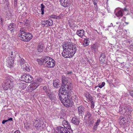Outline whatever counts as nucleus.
Listing matches in <instances>:
<instances>
[{
    "mask_svg": "<svg viewBox=\"0 0 133 133\" xmlns=\"http://www.w3.org/2000/svg\"><path fill=\"white\" fill-rule=\"evenodd\" d=\"M130 49L131 51H133V45L132 44L130 45Z\"/></svg>",
    "mask_w": 133,
    "mask_h": 133,
    "instance_id": "obj_44",
    "label": "nucleus"
},
{
    "mask_svg": "<svg viewBox=\"0 0 133 133\" xmlns=\"http://www.w3.org/2000/svg\"><path fill=\"white\" fill-rule=\"evenodd\" d=\"M45 66L49 68H53L55 65L56 62L55 60L52 58L47 57V59Z\"/></svg>",
    "mask_w": 133,
    "mask_h": 133,
    "instance_id": "obj_4",
    "label": "nucleus"
},
{
    "mask_svg": "<svg viewBox=\"0 0 133 133\" xmlns=\"http://www.w3.org/2000/svg\"><path fill=\"white\" fill-rule=\"evenodd\" d=\"M100 122V119H98L97 120V122H96L95 124L96 125H98V123H99Z\"/></svg>",
    "mask_w": 133,
    "mask_h": 133,
    "instance_id": "obj_45",
    "label": "nucleus"
},
{
    "mask_svg": "<svg viewBox=\"0 0 133 133\" xmlns=\"http://www.w3.org/2000/svg\"><path fill=\"white\" fill-rule=\"evenodd\" d=\"M62 85L68 84V83L67 78L64 76H62Z\"/></svg>",
    "mask_w": 133,
    "mask_h": 133,
    "instance_id": "obj_20",
    "label": "nucleus"
},
{
    "mask_svg": "<svg viewBox=\"0 0 133 133\" xmlns=\"http://www.w3.org/2000/svg\"><path fill=\"white\" fill-rule=\"evenodd\" d=\"M131 96H133V94H131Z\"/></svg>",
    "mask_w": 133,
    "mask_h": 133,
    "instance_id": "obj_60",
    "label": "nucleus"
},
{
    "mask_svg": "<svg viewBox=\"0 0 133 133\" xmlns=\"http://www.w3.org/2000/svg\"><path fill=\"white\" fill-rule=\"evenodd\" d=\"M58 95L60 100L61 102L62 103L64 98L66 97V95L65 93L62 92H59Z\"/></svg>",
    "mask_w": 133,
    "mask_h": 133,
    "instance_id": "obj_17",
    "label": "nucleus"
},
{
    "mask_svg": "<svg viewBox=\"0 0 133 133\" xmlns=\"http://www.w3.org/2000/svg\"><path fill=\"white\" fill-rule=\"evenodd\" d=\"M27 32H26L25 30L21 28L19 31V34H18V36L20 38V39L22 41V37L24 36H25ZM23 39V38H22Z\"/></svg>",
    "mask_w": 133,
    "mask_h": 133,
    "instance_id": "obj_12",
    "label": "nucleus"
},
{
    "mask_svg": "<svg viewBox=\"0 0 133 133\" xmlns=\"http://www.w3.org/2000/svg\"><path fill=\"white\" fill-rule=\"evenodd\" d=\"M43 22H46L48 25L50 26H52L53 24V22L52 20L50 19H49L47 20H45Z\"/></svg>",
    "mask_w": 133,
    "mask_h": 133,
    "instance_id": "obj_23",
    "label": "nucleus"
},
{
    "mask_svg": "<svg viewBox=\"0 0 133 133\" xmlns=\"http://www.w3.org/2000/svg\"><path fill=\"white\" fill-rule=\"evenodd\" d=\"M87 98L89 99L90 101H93V98L90 94H89L88 96L86 97Z\"/></svg>",
    "mask_w": 133,
    "mask_h": 133,
    "instance_id": "obj_34",
    "label": "nucleus"
},
{
    "mask_svg": "<svg viewBox=\"0 0 133 133\" xmlns=\"http://www.w3.org/2000/svg\"><path fill=\"white\" fill-rule=\"evenodd\" d=\"M97 87V86H96L95 87V88H96Z\"/></svg>",
    "mask_w": 133,
    "mask_h": 133,
    "instance_id": "obj_64",
    "label": "nucleus"
},
{
    "mask_svg": "<svg viewBox=\"0 0 133 133\" xmlns=\"http://www.w3.org/2000/svg\"><path fill=\"white\" fill-rule=\"evenodd\" d=\"M3 22L2 19V18H0V24H2Z\"/></svg>",
    "mask_w": 133,
    "mask_h": 133,
    "instance_id": "obj_51",
    "label": "nucleus"
},
{
    "mask_svg": "<svg viewBox=\"0 0 133 133\" xmlns=\"http://www.w3.org/2000/svg\"><path fill=\"white\" fill-rule=\"evenodd\" d=\"M11 55H13V52H11Z\"/></svg>",
    "mask_w": 133,
    "mask_h": 133,
    "instance_id": "obj_58",
    "label": "nucleus"
},
{
    "mask_svg": "<svg viewBox=\"0 0 133 133\" xmlns=\"http://www.w3.org/2000/svg\"><path fill=\"white\" fill-rule=\"evenodd\" d=\"M84 31L82 29L77 30L76 32V34L79 37H82L84 35Z\"/></svg>",
    "mask_w": 133,
    "mask_h": 133,
    "instance_id": "obj_18",
    "label": "nucleus"
},
{
    "mask_svg": "<svg viewBox=\"0 0 133 133\" xmlns=\"http://www.w3.org/2000/svg\"><path fill=\"white\" fill-rule=\"evenodd\" d=\"M121 10H122V12H123V11H127V9L125 8L124 9H121Z\"/></svg>",
    "mask_w": 133,
    "mask_h": 133,
    "instance_id": "obj_50",
    "label": "nucleus"
},
{
    "mask_svg": "<svg viewBox=\"0 0 133 133\" xmlns=\"http://www.w3.org/2000/svg\"><path fill=\"white\" fill-rule=\"evenodd\" d=\"M43 89L47 95L50 94V90L48 85H46L44 86L43 87Z\"/></svg>",
    "mask_w": 133,
    "mask_h": 133,
    "instance_id": "obj_19",
    "label": "nucleus"
},
{
    "mask_svg": "<svg viewBox=\"0 0 133 133\" xmlns=\"http://www.w3.org/2000/svg\"><path fill=\"white\" fill-rule=\"evenodd\" d=\"M13 86V81L10 79H7L5 81L3 87L4 90H6L11 89Z\"/></svg>",
    "mask_w": 133,
    "mask_h": 133,
    "instance_id": "obj_3",
    "label": "nucleus"
},
{
    "mask_svg": "<svg viewBox=\"0 0 133 133\" xmlns=\"http://www.w3.org/2000/svg\"><path fill=\"white\" fill-rule=\"evenodd\" d=\"M123 18H125V16H124V17H123Z\"/></svg>",
    "mask_w": 133,
    "mask_h": 133,
    "instance_id": "obj_63",
    "label": "nucleus"
},
{
    "mask_svg": "<svg viewBox=\"0 0 133 133\" xmlns=\"http://www.w3.org/2000/svg\"><path fill=\"white\" fill-rule=\"evenodd\" d=\"M93 2H94V4L95 5H96L97 4V1L96 0H93Z\"/></svg>",
    "mask_w": 133,
    "mask_h": 133,
    "instance_id": "obj_48",
    "label": "nucleus"
},
{
    "mask_svg": "<svg viewBox=\"0 0 133 133\" xmlns=\"http://www.w3.org/2000/svg\"><path fill=\"white\" fill-rule=\"evenodd\" d=\"M23 68L28 71H30V68L29 65L28 64H25L23 66Z\"/></svg>",
    "mask_w": 133,
    "mask_h": 133,
    "instance_id": "obj_29",
    "label": "nucleus"
},
{
    "mask_svg": "<svg viewBox=\"0 0 133 133\" xmlns=\"http://www.w3.org/2000/svg\"><path fill=\"white\" fill-rule=\"evenodd\" d=\"M8 29H11V31L12 30L14 29H12V27H11V26H10V24L8 27Z\"/></svg>",
    "mask_w": 133,
    "mask_h": 133,
    "instance_id": "obj_46",
    "label": "nucleus"
},
{
    "mask_svg": "<svg viewBox=\"0 0 133 133\" xmlns=\"http://www.w3.org/2000/svg\"><path fill=\"white\" fill-rule=\"evenodd\" d=\"M47 57H43L40 59H37V61L39 65H45Z\"/></svg>",
    "mask_w": 133,
    "mask_h": 133,
    "instance_id": "obj_13",
    "label": "nucleus"
},
{
    "mask_svg": "<svg viewBox=\"0 0 133 133\" xmlns=\"http://www.w3.org/2000/svg\"><path fill=\"white\" fill-rule=\"evenodd\" d=\"M17 0H14V1H15V2H17Z\"/></svg>",
    "mask_w": 133,
    "mask_h": 133,
    "instance_id": "obj_61",
    "label": "nucleus"
},
{
    "mask_svg": "<svg viewBox=\"0 0 133 133\" xmlns=\"http://www.w3.org/2000/svg\"><path fill=\"white\" fill-rule=\"evenodd\" d=\"M8 65L9 67H11L13 66V64L14 63V60L12 59H9L8 61Z\"/></svg>",
    "mask_w": 133,
    "mask_h": 133,
    "instance_id": "obj_28",
    "label": "nucleus"
},
{
    "mask_svg": "<svg viewBox=\"0 0 133 133\" xmlns=\"http://www.w3.org/2000/svg\"><path fill=\"white\" fill-rule=\"evenodd\" d=\"M76 45L67 42H64L62 45L63 49L62 53V56L65 58L72 57L77 51Z\"/></svg>",
    "mask_w": 133,
    "mask_h": 133,
    "instance_id": "obj_1",
    "label": "nucleus"
},
{
    "mask_svg": "<svg viewBox=\"0 0 133 133\" xmlns=\"http://www.w3.org/2000/svg\"><path fill=\"white\" fill-rule=\"evenodd\" d=\"M66 97H68L69 98L72 99V97L74 95L73 91L71 89L67 91L65 94Z\"/></svg>",
    "mask_w": 133,
    "mask_h": 133,
    "instance_id": "obj_14",
    "label": "nucleus"
},
{
    "mask_svg": "<svg viewBox=\"0 0 133 133\" xmlns=\"http://www.w3.org/2000/svg\"><path fill=\"white\" fill-rule=\"evenodd\" d=\"M44 45L42 44H39L38 46L37 50L39 52H42L44 49Z\"/></svg>",
    "mask_w": 133,
    "mask_h": 133,
    "instance_id": "obj_21",
    "label": "nucleus"
},
{
    "mask_svg": "<svg viewBox=\"0 0 133 133\" xmlns=\"http://www.w3.org/2000/svg\"><path fill=\"white\" fill-rule=\"evenodd\" d=\"M42 79L40 78H37L36 80V82H41L42 81Z\"/></svg>",
    "mask_w": 133,
    "mask_h": 133,
    "instance_id": "obj_39",
    "label": "nucleus"
},
{
    "mask_svg": "<svg viewBox=\"0 0 133 133\" xmlns=\"http://www.w3.org/2000/svg\"><path fill=\"white\" fill-rule=\"evenodd\" d=\"M73 99L75 102H78L77 97L76 95H74V96H73V97H72V100Z\"/></svg>",
    "mask_w": 133,
    "mask_h": 133,
    "instance_id": "obj_33",
    "label": "nucleus"
},
{
    "mask_svg": "<svg viewBox=\"0 0 133 133\" xmlns=\"http://www.w3.org/2000/svg\"><path fill=\"white\" fill-rule=\"evenodd\" d=\"M78 114L79 115L82 116V113L84 110L83 107V106H79L78 107Z\"/></svg>",
    "mask_w": 133,
    "mask_h": 133,
    "instance_id": "obj_24",
    "label": "nucleus"
},
{
    "mask_svg": "<svg viewBox=\"0 0 133 133\" xmlns=\"http://www.w3.org/2000/svg\"><path fill=\"white\" fill-rule=\"evenodd\" d=\"M32 36L31 34L29 32H27L25 36H23L22 37V41L26 42H28L32 38Z\"/></svg>",
    "mask_w": 133,
    "mask_h": 133,
    "instance_id": "obj_10",
    "label": "nucleus"
},
{
    "mask_svg": "<svg viewBox=\"0 0 133 133\" xmlns=\"http://www.w3.org/2000/svg\"><path fill=\"white\" fill-rule=\"evenodd\" d=\"M91 48L92 50L95 51H96L97 50V48L96 45L94 44L91 46Z\"/></svg>",
    "mask_w": 133,
    "mask_h": 133,
    "instance_id": "obj_30",
    "label": "nucleus"
},
{
    "mask_svg": "<svg viewBox=\"0 0 133 133\" xmlns=\"http://www.w3.org/2000/svg\"><path fill=\"white\" fill-rule=\"evenodd\" d=\"M34 125L35 127L40 128L43 129L46 127V125L42 121V119L40 118H37L34 122Z\"/></svg>",
    "mask_w": 133,
    "mask_h": 133,
    "instance_id": "obj_2",
    "label": "nucleus"
},
{
    "mask_svg": "<svg viewBox=\"0 0 133 133\" xmlns=\"http://www.w3.org/2000/svg\"><path fill=\"white\" fill-rule=\"evenodd\" d=\"M90 102H91V108L92 109H93L95 106L94 102L93 100Z\"/></svg>",
    "mask_w": 133,
    "mask_h": 133,
    "instance_id": "obj_37",
    "label": "nucleus"
},
{
    "mask_svg": "<svg viewBox=\"0 0 133 133\" xmlns=\"http://www.w3.org/2000/svg\"><path fill=\"white\" fill-rule=\"evenodd\" d=\"M62 17V15L61 14L58 16L56 15H52L50 16V18H55L57 19H60Z\"/></svg>",
    "mask_w": 133,
    "mask_h": 133,
    "instance_id": "obj_22",
    "label": "nucleus"
},
{
    "mask_svg": "<svg viewBox=\"0 0 133 133\" xmlns=\"http://www.w3.org/2000/svg\"><path fill=\"white\" fill-rule=\"evenodd\" d=\"M11 26L12 29L15 28V24L14 23H12L10 24V26Z\"/></svg>",
    "mask_w": 133,
    "mask_h": 133,
    "instance_id": "obj_41",
    "label": "nucleus"
},
{
    "mask_svg": "<svg viewBox=\"0 0 133 133\" xmlns=\"http://www.w3.org/2000/svg\"><path fill=\"white\" fill-rule=\"evenodd\" d=\"M59 81L58 80H55L54 81L53 83V85L55 87L58 88L59 87L60 84L59 83Z\"/></svg>",
    "mask_w": 133,
    "mask_h": 133,
    "instance_id": "obj_26",
    "label": "nucleus"
},
{
    "mask_svg": "<svg viewBox=\"0 0 133 133\" xmlns=\"http://www.w3.org/2000/svg\"><path fill=\"white\" fill-rule=\"evenodd\" d=\"M62 130H61V131L59 133H68V131L66 130L64 128H62Z\"/></svg>",
    "mask_w": 133,
    "mask_h": 133,
    "instance_id": "obj_36",
    "label": "nucleus"
},
{
    "mask_svg": "<svg viewBox=\"0 0 133 133\" xmlns=\"http://www.w3.org/2000/svg\"><path fill=\"white\" fill-rule=\"evenodd\" d=\"M125 23L126 24H128V23L127 22H125Z\"/></svg>",
    "mask_w": 133,
    "mask_h": 133,
    "instance_id": "obj_62",
    "label": "nucleus"
},
{
    "mask_svg": "<svg viewBox=\"0 0 133 133\" xmlns=\"http://www.w3.org/2000/svg\"><path fill=\"white\" fill-rule=\"evenodd\" d=\"M116 15L117 17H122L123 15V12L122 11V10H120L118 11L116 14Z\"/></svg>",
    "mask_w": 133,
    "mask_h": 133,
    "instance_id": "obj_27",
    "label": "nucleus"
},
{
    "mask_svg": "<svg viewBox=\"0 0 133 133\" xmlns=\"http://www.w3.org/2000/svg\"><path fill=\"white\" fill-rule=\"evenodd\" d=\"M45 6L43 3L41 4V10L42 12L41 14L43 15L44 13V10Z\"/></svg>",
    "mask_w": 133,
    "mask_h": 133,
    "instance_id": "obj_31",
    "label": "nucleus"
},
{
    "mask_svg": "<svg viewBox=\"0 0 133 133\" xmlns=\"http://www.w3.org/2000/svg\"><path fill=\"white\" fill-rule=\"evenodd\" d=\"M97 125H96V124H95V125L94 126L93 128V129H94V131H95V130H96V129L97 128Z\"/></svg>",
    "mask_w": 133,
    "mask_h": 133,
    "instance_id": "obj_47",
    "label": "nucleus"
},
{
    "mask_svg": "<svg viewBox=\"0 0 133 133\" xmlns=\"http://www.w3.org/2000/svg\"><path fill=\"white\" fill-rule=\"evenodd\" d=\"M89 45L88 43V41H84V42L83 44V45L84 46H88Z\"/></svg>",
    "mask_w": 133,
    "mask_h": 133,
    "instance_id": "obj_40",
    "label": "nucleus"
},
{
    "mask_svg": "<svg viewBox=\"0 0 133 133\" xmlns=\"http://www.w3.org/2000/svg\"><path fill=\"white\" fill-rule=\"evenodd\" d=\"M44 23L43 24H42L44 25V26L45 25L47 24L46 22H44Z\"/></svg>",
    "mask_w": 133,
    "mask_h": 133,
    "instance_id": "obj_57",
    "label": "nucleus"
},
{
    "mask_svg": "<svg viewBox=\"0 0 133 133\" xmlns=\"http://www.w3.org/2000/svg\"><path fill=\"white\" fill-rule=\"evenodd\" d=\"M72 84L71 83H68V84L62 85L59 91V92H62L64 93H66L69 90L71 89Z\"/></svg>",
    "mask_w": 133,
    "mask_h": 133,
    "instance_id": "obj_6",
    "label": "nucleus"
},
{
    "mask_svg": "<svg viewBox=\"0 0 133 133\" xmlns=\"http://www.w3.org/2000/svg\"><path fill=\"white\" fill-rule=\"evenodd\" d=\"M105 83L104 82H102V83L99 84L98 86L99 87L101 88L102 87L104 86L105 84Z\"/></svg>",
    "mask_w": 133,
    "mask_h": 133,
    "instance_id": "obj_35",
    "label": "nucleus"
},
{
    "mask_svg": "<svg viewBox=\"0 0 133 133\" xmlns=\"http://www.w3.org/2000/svg\"><path fill=\"white\" fill-rule=\"evenodd\" d=\"M24 60L23 58H21L20 60H19L18 63V64H19L20 65H22V64H23L24 63Z\"/></svg>",
    "mask_w": 133,
    "mask_h": 133,
    "instance_id": "obj_32",
    "label": "nucleus"
},
{
    "mask_svg": "<svg viewBox=\"0 0 133 133\" xmlns=\"http://www.w3.org/2000/svg\"><path fill=\"white\" fill-rule=\"evenodd\" d=\"M48 96L49 97V98L52 101H54L55 100L56 98L55 96V95L54 94H47Z\"/></svg>",
    "mask_w": 133,
    "mask_h": 133,
    "instance_id": "obj_25",
    "label": "nucleus"
},
{
    "mask_svg": "<svg viewBox=\"0 0 133 133\" xmlns=\"http://www.w3.org/2000/svg\"><path fill=\"white\" fill-rule=\"evenodd\" d=\"M14 4L15 6L17 5V2H15V1H14Z\"/></svg>",
    "mask_w": 133,
    "mask_h": 133,
    "instance_id": "obj_56",
    "label": "nucleus"
},
{
    "mask_svg": "<svg viewBox=\"0 0 133 133\" xmlns=\"http://www.w3.org/2000/svg\"><path fill=\"white\" fill-rule=\"evenodd\" d=\"M80 122L79 119L76 117H73L71 120V122L74 125L77 126L79 125Z\"/></svg>",
    "mask_w": 133,
    "mask_h": 133,
    "instance_id": "obj_15",
    "label": "nucleus"
},
{
    "mask_svg": "<svg viewBox=\"0 0 133 133\" xmlns=\"http://www.w3.org/2000/svg\"><path fill=\"white\" fill-rule=\"evenodd\" d=\"M69 25L70 26H71L72 27H75L76 25L74 23L72 24V23H70Z\"/></svg>",
    "mask_w": 133,
    "mask_h": 133,
    "instance_id": "obj_43",
    "label": "nucleus"
},
{
    "mask_svg": "<svg viewBox=\"0 0 133 133\" xmlns=\"http://www.w3.org/2000/svg\"><path fill=\"white\" fill-rule=\"evenodd\" d=\"M39 84L36 83L35 82L32 83L29 85L28 88V90L31 91L34 90L36 89L37 87L39 86Z\"/></svg>",
    "mask_w": 133,
    "mask_h": 133,
    "instance_id": "obj_11",
    "label": "nucleus"
},
{
    "mask_svg": "<svg viewBox=\"0 0 133 133\" xmlns=\"http://www.w3.org/2000/svg\"><path fill=\"white\" fill-rule=\"evenodd\" d=\"M97 8L96 7L95 8V10L96 11H97Z\"/></svg>",
    "mask_w": 133,
    "mask_h": 133,
    "instance_id": "obj_59",
    "label": "nucleus"
},
{
    "mask_svg": "<svg viewBox=\"0 0 133 133\" xmlns=\"http://www.w3.org/2000/svg\"><path fill=\"white\" fill-rule=\"evenodd\" d=\"M106 57L104 53H102L99 58V60L101 64H103L105 62Z\"/></svg>",
    "mask_w": 133,
    "mask_h": 133,
    "instance_id": "obj_16",
    "label": "nucleus"
},
{
    "mask_svg": "<svg viewBox=\"0 0 133 133\" xmlns=\"http://www.w3.org/2000/svg\"><path fill=\"white\" fill-rule=\"evenodd\" d=\"M12 118L11 117V118H10L8 120H7V121H12Z\"/></svg>",
    "mask_w": 133,
    "mask_h": 133,
    "instance_id": "obj_52",
    "label": "nucleus"
},
{
    "mask_svg": "<svg viewBox=\"0 0 133 133\" xmlns=\"http://www.w3.org/2000/svg\"><path fill=\"white\" fill-rule=\"evenodd\" d=\"M14 133H20L19 132V131L18 130H16L14 132Z\"/></svg>",
    "mask_w": 133,
    "mask_h": 133,
    "instance_id": "obj_53",
    "label": "nucleus"
},
{
    "mask_svg": "<svg viewBox=\"0 0 133 133\" xmlns=\"http://www.w3.org/2000/svg\"><path fill=\"white\" fill-rule=\"evenodd\" d=\"M22 81L27 83H31L33 81L32 77L29 75L25 74L21 77Z\"/></svg>",
    "mask_w": 133,
    "mask_h": 133,
    "instance_id": "obj_8",
    "label": "nucleus"
},
{
    "mask_svg": "<svg viewBox=\"0 0 133 133\" xmlns=\"http://www.w3.org/2000/svg\"><path fill=\"white\" fill-rule=\"evenodd\" d=\"M8 121L7 120H3L2 121V123L3 124H4L5 123Z\"/></svg>",
    "mask_w": 133,
    "mask_h": 133,
    "instance_id": "obj_49",
    "label": "nucleus"
},
{
    "mask_svg": "<svg viewBox=\"0 0 133 133\" xmlns=\"http://www.w3.org/2000/svg\"><path fill=\"white\" fill-rule=\"evenodd\" d=\"M84 41H88V39L86 38H84Z\"/></svg>",
    "mask_w": 133,
    "mask_h": 133,
    "instance_id": "obj_55",
    "label": "nucleus"
},
{
    "mask_svg": "<svg viewBox=\"0 0 133 133\" xmlns=\"http://www.w3.org/2000/svg\"><path fill=\"white\" fill-rule=\"evenodd\" d=\"M73 73L72 71H69L66 73V74L68 75L69 76H70L71 74H72Z\"/></svg>",
    "mask_w": 133,
    "mask_h": 133,
    "instance_id": "obj_42",
    "label": "nucleus"
},
{
    "mask_svg": "<svg viewBox=\"0 0 133 133\" xmlns=\"http://www.w3.org/2000/svg\"><path fill=\"white\" fill-rule=\"evenodd\" d=\"M61 5L63 7L66 8L70 5V0H60Z\"/></svg>",
    "mask_w": 133,
    "mask_h": 133,
    "instance_id": "obj_9",
    "label": "nucleus"
},
{
    "mask_svg": "<svg viewBox=\"0 0 133 133\" xmlns=\"http://www.w3.org/2000/svg\"><path fill=\"white\" fill-rule=\"evenodd\" d=\"M64 128L61 127H57V130L58 131V132H60L61 131V130H62V128Z\"/></svg>",
    "mask_w": 133,
    "mask_h": 133,
    "instance_id": "obj_38",
    "label": "nucleus"
},
{
    "mask_svg": "<svg viewBox=\"0 0 133 133\" xmlns=\"http://www.w3.org/2000/svg\"><path fill=\"white\" fill-rule=\"evenodd\" d=\"M84 119L88 122L89 124H92L94 123L91 113L89 111H87L85 112Z\"/></svg>",
    "mask_w": 133,
    "mask_h": 133,
    "instance_id": "obj_5",
    "label": "nucleus"
},
{
    "mask_svg": "<svg viewBox=\"0 0 133 133\" xmlns=\"http://www.w3.org/2000/svg\"><path fill=\"white\" fill-rule=\"evenodd\" d=\"M62 103L64 106L66 107H71L73 104L72 99L66 97L64 98Z\"/></svg>",
    "mask_w": 133,
    "mask_h": 133,
    "instance_id": "obj_7",
    "label": "nucleus"
},
{
    "mask_svg": "<svg viewBox=\"0 0 133 133\" xmlns=\"http://www.w3.org/2000/svg\"><path fill=\"white\" fill-rule=\"evenodd\" d=\"M124 109H127L128 110H130V109H129L128 107V106H125V107Z\"/></svg>",
    "mask_w": 133,
    "mask_h": 133,
    "instance_id": "obj_54",
    "label": "nucleus"
}]
</instances>
